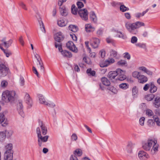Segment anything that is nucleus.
Segmentation results:
<instances>
[{"instance_id":"obj_1","label":"nucleus","mask_w":160,"mask_h":160,"mask_svg":"<svg viewBox=\"0 0 160 160\" xmlns=\"http://www.w3.org/2000/svg\"><path fill=\"white\" fill-rule=\"evenodd\" d=\"M159 145L154 139L149 138L142 143V148L146 151H150L152 155H156L158 151Z\"/></svg>"},{"instance_id":"obj_2","label":"nucleus","mask_w":160,"mask_h":160,"mask_svg":"<svg viewBox=\"0 0 160 160\" xmlns=\"http://www.w3.org/2000/svg\"><path fill=\"white\" fill-rule=\"evenodd\" d=\"M144 25L145 24L143 22L139 21L132 23L127 22L125 23V27L127 29L129 32L134 35H136L138 33V28Z\"/></svg>"},{"instance_id":"obj_3","label":"nucleus","mask_w":160,"mask_h":160,"mask_svg":"<svg viewBox=\"0 0 160 160\" xmlns=\"http://www.w3.org/2000/svg\"><path fill=\"white\" fill-rule=\"evenodd\" d=\"M16 92L14 91L6 90L2 94V99L6 102H12L16 98Z\"/></svg>"},{"instance_id":"obj_4","label":"nucleus","mask_w":160,"mask_h":160,"mask_svg":"<svg viewBox=\"0 0 160 160\" xmlns=\"http://www.w3.org/2000/svg\"><path fill=\"white\" fill-rule=\"evenodd\" d=\"M36 131L38 134V145L40 147H42L44 146L43 143L46 142L48 141L49 136L46 135L44 137L42 136L41 135V131L39 128H37Z\"/></svg>"},{"instance_id":"obj_5","label":"nucleus","mask_w":160,"mask_h":160,"mask_svg":"<svg viewBox=\"0 0 160 160\" xmlns=\"http://www.w3.org/2000/svg\"><path fill=\"white\" fill-rule=\"evenodd\" d=\"M115 62V60L113 58H108L104 61L100 62L99 65L102 68L107 67L113 63Z\"/></svg>"},{"instance_id":"obj_6","label":"nucleus","mask_w":160,"mask_h":160,"mask_svg":"<svg viewBox=\"0 0 160 160\" xmlns=\"http://www.w3.org/2000/svg\"><path fill=\"white\" fill-rule=\"evenodd\" d=\"M9 71L8 68L4 64H0V76L4 77L7 75Z\"/></svg>"},{"instance_id":"obj_7","label":"nucleus","mask_w":160,"mask_h":160,"mask_svg":"<svg viewBox=\"0 0 160 160\" xmlns=\"http://www.w3.org/2000/svg\"><path fill=\"white\" fill-rule=\"evenodd\" d=\"M138 157L140 160H147L150 158V156L147 152L141 150L138 153Z\"/></svg>"},{"instance_id":"obj_8","label":"nucleus","mask_w":160,"mask_h":160,"mask_svg":"<svg viewBox=\"0 0 160 160\" xmlns=\"http://www.w3.org/2000/svg\"><path fill=\"white\" fill-rule=\"evenodd\" d=\"M78 13L83 20L86 21L88 19V12L87 9H83L78 10Z\"/></svg>"},{"instance_id":"obj_9","label":"nucleus","mask_w":160,"mask_h":160,"mask_svg":"<svg viewBox=\"0 0 160 160\" xmlns=\"http://www.w3.org/2000/svg\"><path fill=\"white\" fill-rule=\"evenodd\" d=\"M23 106L22 102L21 101H19L17 104V109L19 114L22 117H24V113L23 110Z\"/></svg>"},{"instance_id":"obj_10","label":"nucleus","mask_w":160,"mask_h":160,"mask_svg":"<svg viewBox=\"0 0 160 160\" xmlns=\"http://www.w3.org/2000/svg\"><path fill=\"white\" fill-rule=\"evenodd\" d=\"M118 76L116 80L120 81H123L126 78V76L125 74V72L121 70V69H118Z\"/></svg>"},{"instance_id":"obj_11","label":"nucleus","mask_w":160,"mask_h":160,"mask_svg":"<svg viewBox=\"0 0 160 160\" xmlns=\"http://www.w3.org/2000/svg\"><path fill=\"white\" fill-rule=\"evenodd\" d=\"M66 47L70 50L74 52H77L78 51L77 48L72 41H69L67 42L66 43Z\"/></svg>"},{"instance_id":"obj_12","label":"nucleus","mask_w":160,"mask_h":160,"mask_svg":"<svg viewBox=\"0 0 160 160\" xmlns=\"http://www.w3.org/2000/svg\"><path fill=\"white\" fill-rule=\"evenodd\" d=\"M99 39L97 38H93L90 40V43L91 45L94 48L98 47L100 43Z\"/></svg>"},{"instance_id":"obj_13","label":"nucleus","mask_w":160,"mask_h":160,"mask_svg":"<svg viewBox=\"0 0 160 160\" xmlns=\"http://www.w3.org/2000/svg\"><path fill=\"white\" fill-rule=\"evenodd\" d=\"M135 145L134 144L131 142H128L126 147L125 150L127 153L131 154L132 152V149Z\"/></svg>"},{"instance_id":"obj_14","label":"nucleus","mask_w":160,"mask_h":160,"mask_svg":"<svg viewBox=\"0 0 160 160\" xmlns=\"http://www.w3.org/2000/svg\"><path fill=\"white\" fill-rule=\"evenodd\" d=\"M24 99L25 102L28 105V107H31L32 104V102L30 95L28 93H25Z\"/></svg>"},{"instance_id":"obj_15","label":"nucleus","mask_w":160,"mask_h":160,"mask_svg":"<svg viewBox=\"0 0 160 160\" xmlns=\"http://www.w3.org/2000/svg\"><path fill=\"white\" fill-rule=\"evenodd\" d=\"M0 124H2V125L3 127L6 126L8 124L5 116L2 113H0Z\"/></svg>"},{"instance_id":"obj_16","label":"nucleus","mask_w":160,"mask_h":160,"mask_svg":"<svg viewBox=\"0 0 160 160\" xmlns=\"http://www.w3.org/2000/svg\"><path fill=\"white\" fill-rule=\"evenodd\" d=\"M117 71L118 69L115 71L109 72L107 76L108 78L111 80L114 79L118 75Z\"/></svg>"},{"instance_id":"obj_17","label":"nucleus","mask_w":160,"mask_h":160,"mask_svg":"<svg viewBox=\"0 0 160 160\" xmlns=\"http://www.w3.org/2000/svg\"><path fill=\"white\" fill-rule=\"evenodd\" d=\"M13 152L5 151L4 154L5 160H11L12 159Z\"/></svg>"},{"instance_id":"obj_18","label":"nucleus","mask_w":160,"mask_h":160,"mask_svg":"<svg viewBox=\"0 0 160 160\" xmlns=\"http://www.w3.org/2000/svg\"><path fill=\"white\" fill-rule=\"evenodd\" d=\"M39 124L41 128L42 134L44 135H46L47 131V127L41 121L39 122Z\"/></svg>"},{"instance_id":"obj_19","label":"nucleus","mask_w":160,"mask_h":160,"mask_svg":"<svg viewBox=\"0 0 160 160\" xmlns=\"http://www.w3.org/2000/svg\"><path fill=\"white\" fill-rule=\"evenodd\" d=\"M63 38V37L61 32H59L56 33L54 36V39L56 41L60 42Z\"/></svg>"},{"instance_id":"obj_20","label":"nucleus","mask_w":160,"mask_h":160,"mask_svg":"<svg viewBox=\"0 0 160 160\" xmlns=\"http://www.w3.org/2000/svg\"><path fill=\"white\" fill-rule=\"evenodd\" d=\"M138 80L140 83H144L148 81V79L147 77L141 74L139 76Z\"/></svg>"},{"instance_id":"obj_21","label":"nucleus","mask_w":160,"mask_h":160,"mask_svg":"<svg viewBox=\"0 0 160 160\" xmlns=\"http://www.w3.org/2000/svg\"><path fill=\"white\" fill-rule=\"evenodd\" d=\"M114 31L117 33V34L116 35L117 37L123 39H126L127 38L126 35L122 32L119 31L118 30H114Z\"/></svg>"},{"instance_id":"obj_22","label":"nucleus","mask_w":160,"mask_h":160,"mask_svg":"<svg viewBox=\"0 0 160 160\" xmlns=\"http://www.w3.org/2000/svg\"><path fill=\"white\" fill-rule=\"evenodd\" d=\"M38 97L39 99L40 103L45 105L47 104V102L45 100L43 96L41 94L38 95Z\"/></svg>"},{"instance_id":"obj_23","label":"nucleus","mask_w":160,"mask_h":160,"mask_svg":"<svg viewBox=\"0 0 160 160\" xmlns=\"http://www.w3.org/2000/svg\"><path fill=\"white\" fill-rule=\"evenodd\" d=\"M85 30L87 32H89L94 31V28L90 24H87L85 25Z\"/></svg>"},{"instance_id":"obj_24","label":"nucleus","mask_w":160,"mask_h":160,"mask_svg":"<svg viewBox=\"0 0 160 160\" xmlns=\"http://www.w3.org/2000/svg\"><path fill=\"white\" fill-rule=\"evenodd\" d=\"M153 105L156 108L159 107L160 106V97H157L154 99Z\"/></svg>"},{"instance_id":"obj_25","label":"nucleus","mask_w":160,"mask_h":160,"mask_svg":"<svg viewBox=\"0 0 160 160\" xmlns=\"http://www.w3.org/2000/svg\"><path fill=\"white\" fill-rule=\"evenodd\" d=\"M139 69L142 70L145 73H146L148 75L151 76L152 75V71L148 69L145 67H141L139 68Z\"/></svg>"},{"instance_id":"obj_26","label":"nucleus","mask_w":160,"mask_h":160,"mask_svg":"<svg viewBox=\"0 0 160 160\" xmlns=\"http://www.w3.org/2000/svg\"><path fill=\"white\" fill-rule=\"evenodd\" d=\"M37 68L42 73L44 72V68L42 62H39L37 64Z\"/></svg>"},{"instance_id":"obj_27","label":"nucleus","mask_w":160,"mask_h":160,"mask_svg":"<svg viewBox=\"0 0 160 160\" xmlns=\"http://www.w3.org/2000/svg\"><path fill=\"white\" fill-rule=\"evenodd\" d=\"M5 41V38H4L1 41L3 42L4 46L6 48H8L11 45L12 42V40L10 39L7 42H6Z\"/></svg>"},{"instance_id":"obj_28","label":"nucleus","mask_w":160,"mask_h":160,"mask_svg":"<svg viewBox=\"0 0 160 160\" xmlns=\"http://www.w3.org/2000/svg\"><path fill=\"white\" fill-rule=\"evenodd\" d=\"M101 80L103 84L104 85L109 86L110 84V81L106 77L102 78Z\"/></svg>"},{"instance_id":"obj_29","label":"nucleus","mask_w":160,"mask_h":160,"mask_svg":"<svg viewBox=\"0 0 160 160\" xmlns=\"http://www.w3.org/2000/svg\"><path fill=\"white\" fill-rule=\"evenodd\" d=\"M62 55L64 57L71 58L72 57L71 53L66 50H64L61 51Z\"/></svg>"},{"instance_id":"obj_30","label":"nucleus","mask_w":160,"mask_h":160,"mask_svg":"<svg viewBox=\"0 0 160 160\" xmlns=\"http://www.w3.org/2000/svg\"><path fill=\"white\" fill-rule=\"evenodd\" d=\"M150 92L151 93L155 92L157 89V87L154 85V83L152 82H150Z\"/></svg>"},{"instance_id":"obj_31","label":"nucleus","mask_w":160,"mask_h":160,"mask_svg":"<svg viewBox=\"0 0 160 160\" xmlns=\"http://www.w3.org/2000/svg\"><path fill=\"white\" fill-rule=\"evenodd\" d=\"M90 16L91 20L94 22H96L97 19L94 12L93 11L90 12Z\"/></svg>"},{"instance_id":"obj_32","label":"nucleus","mask_w":160,"mask_h":160,"mask_svg":"<svg viewBox=\"0 0 160 160\" xmlns=\"http://www.w3.org/2000/svg\"><path fill=\"white\" fill-rule=\"evenodd\" d=\"M59 9L60 12L62 16H66L67 15V11L64 6H62V8L60 7Z\"/></svg>"},{"instance_id":"obj_33","label":"nucleus","mask_w":160,"mask_h":160,"mask_svg":"<svg viewBox=\"0 0 160 160\" xmlns=\"http://www.w3.org/2000/svg\"><path fill=\"white\" fill-rule=\"evenodd\" d=\"M12 148V145L11 143L8 144L5 147L6 151L13 152Z\"/></svg>"},{"instance_id":"obj_34","label":"nucleus","mask_w":160,"mask_h":160,"mask_svg":"<svg viewBox=\"0 0 160 160\" xmlns=\"http://www.w3.org/2000/svg\"><path fill=\"white\" fill-rule=\"evenodd\" d=\"M69 29L73 32H76L78 30V27L75 25H70L68 27Z\"/></svg>"},{"instance_id":"obj_35","label":"nucleus","mask_w":160,"mask_h":160,"mask_svg":"<svg viewBox=\"0 0 160 160\" xmlns=\"http://www.w3.org/2000/svg\"><path fill=\"white\" fill-rule=\"evenodd\" d=\"M155 96L153 94H149L145 96V99L148 101H149L152 100L154 98Z\"/></svg>"},{"instance_id":"obj_36","label":"nucleus","mask_w":160,"mask_h":160,"mask_svg":"<svg viewBox=\"0 0 160 160\" xmlns=\"http://www.w3.org/2000/svg\"><path fill=\"white\" fill-rule=\"evenodd\" d=\"M6 132L4 131L0 132V141H3L6 138Z\"/></svg>"},{"instance_id":"obj_37","label":"nucleus","mask_w":160,"mask_h":160,"mask_svg":"<svg viewBox=\"0 0 160 160\" xmlns=\"http://www.w3.org/2000/svg\"><path fill=\"white\" fill-rule=\"evenodd\" d=\"M74 155H77L78 156H80L82 154V150L80 149H77L73 152Z\"/></svg>"},{"instance_id":"obj_38","label":"nucleus","mask_w":160,"mask_h":160,"mask_svg":"<svg viewBox=\"0 0 160 160\" xmlns=\"http://www.w3.org/2000/svg\"><path fill=\"white\" fill-rule=\"evenodd\" d=\"M132 95L134 97H136L137 96L138 90L136 86L133 87L132 89Z\"/></svg>"},{"instance_id":"obj_39","label":"nucleus","mask_w":160,"mask_h":160,"mask_svg":"<svg viewBox=\"0 0 160 160\" xmlns=\"http://www.w3.org/2000/svg\"><path fill=\"white\" fill-rule=\"evenodd\" d=\"M148 9H147L146 11H143L142 13L139 12L135 14V16L137 18H139L143 16L144 14L148 12Z\"/></svg>"},{"instance_id":"obj_40","label":"nucleus","mask_w":160,"mask_h":160,"mask_svg":"<svg viewBox=\"0 0 160 160\" xmlns=\"http://www.w3.org/2000/svg\"><path fill=\"white\" fill-rule=\"evenodd\" d=\"M120 88L126 90L129 88V85L126 83H122L119 85Z\"/></svg>"},{"instance_id":"obj_41","label":"nucleus","mask_w":160,"mask_h":160,"mask_svg":"<svg viewBox=\"0 0 160 160\" xmlns=\"http://www.w3.org/2000/svg\"><path fill=\"white\" fill-rule=\"evenodd\" d=\"M87 72L89 75L94 76L95 75L96 72L94 70H92L91 68L88 69L87 70Z\"/></svg>"},{"instance_id":"obj_42","label":"nucleus","mask_w":160,"mask_h":160,"mask_svg":"<svg viewBox=\"0 0 160 160\" xmlns=\"http://www.w3.org/2000/svg\"><path fill=\"white\" fill-rule=\"evenodd\" d=\"M78 9L76 8L74 5H72L71 7V12L74 15L77 14L78 11Z\"/></svg>"},{"instance_id":"obj_43","label":"nucleus","mask_w":160,"mask_h":160,"mask_svg":"<svg viewBox=\"0 0 160 160\" xmlns=\"http://www.w3.org/2000/svg\"><path fill=\"white\" fill-rule=\"evenodd\" d=\"M57 23L59 26L61 27L65 26L66 25V24L63 19L58 20Z\"/></svg>"},{"instance_id":"obj_44","label":"nucleus","mask_w":160,"mask_h":160,"mask_svg":"<svg viewBox=\"0 0 160 160\" xmlns=\"http://www.w3.org/2000/svg\"><path fill=\"white\" fill-rule=\"evenodd\" d=\"M118 55V52L117 51L112 50L110 52V56L112 58H116Z\"/></svg>"},{"instance_id":"obj_45","label":"nucleus","mask_w":160,"mask_h":160,"mask_svg":"<svg viewBox=\"0 0 160 160\" xmlns=\"http://www.w3.org/2000/svg\"><path fill=\"white\" fill-rule=\"evenodd\" d=\"M154 120V122H156L157 125L158 126H160V121L158 118L155 116H154L153 117Z\"/></svg>"},{"instance_id":"obj_46","label":"nucleus","mask_w":160,"mask_h":160,"mask_svg":"<svg viewBox=\"0 0 160 160\" xmlns=\"http://www.w3.org/2000/svg\"><path fill=\"white\" fill-rule=\"evenodd\" d=\"M126 62L123 60H121L118 61L117 63V64L119 66H123L127 65Z\"/></svg>"},{"instance_id":"obj_47","label":"nucleus","mask_w":160,"mask_h":160,"mask_svg":"<svg viewBox=\"0 0 160 160\" xmlns=\"http://www.w3.org/2000/svg\"><path fill=\"white\" fill-rule=\"evenodd\" d=\"M108 89L115 94L117 93L118 92L117 89L115 87L112 86H111L108 88Z\"/></svg>"},{"instance_id":"obj_48","label":"nucleus","mask_w":160,"mask_h":160,"mask_svg":"<svg viewBox=\"0 0 160 160\" xmlns=\"http://www.w3.org/2000/svg\"><path fill=\"white\" fill-rule=\"evenodd\" d=\"M99 54L101 57L102 58H105L106 55V52L104 49L101 50L99 53Z\"/></svg>"},{"instance_id":"obj_49","label":"nucleus","mask_w":160,"mask_h":160,"mask_svg":"<svg viewBox=\"0 0 160 160\" xmlns=\"http://www.w3.org/2000/svg\"><path fill=\"white\" fill-rule=\"evenodd\" d=\"M120 10L122 12H124L129 10V8L126 7L124 5H121L120 6Z\"/></svg>"},{"instance_id":"obj_50","label":"nucleus","mask_w":160,"mask_h":160,"mask_svg":"<svg viewBox=\"0 0 160 160\" xmlns=\"http://www.w3.org/2000/svg\"><path fill=\"white\" fill-rule=\"evenodd\" d=\"M148 124L150 127L154 126L155 125V123L152 119H149L148 121Z\"/></svg>"},{"instance_id":"obj_51","label":"nucleus","mask_w":160,"mask_h":160,"mask_svg":"<svg viewBox=\"0 0 160 160\" xmlns=\"http://www.w3.org/2000/svg\"><path fill=\"white\" fill-rule=\"evenodd\" d=\"M141 74V73L140 72L135 71L132 73V76L134 78L138 79L139 78V76Z\"/></svg>"},{"instance_id":"obj_52","label":"nucleus","mask_w":160,"mask_h":160,"mask_svg":"<svg viewBox=\"0 0 160 160\" xmlns=\"http://www.w3.org/2000/svg\"><path fill=\"white\" fill-rule=\"evenodd\" d=\"M146 114L149 117H150L153 116V113L151 110L149 109H147L146 110Z\"/></svg>"},{"instance_id":"obj_53","label":"nucleus","mask_w":160,"mask_h":160,"mask_svg":"<svg viewBox=\"0 0 160 160\" xmlns=\"http://www.w3.org/2000/svg\"><path fill=\"white\" fill-rule=\"evenodd\" d=\"M136 46L137 47H139L140 48L146 49V46L145 44L144 43H138L136 44Z\"/></svg>"},{"instance_id":"obj_54","label":"nucleus","mask_w":160,"mask_h":160,"mask_svg":"<svg viewBox=\"0 0 160 160\" xmlns=\"http://www.w3.org/2000/svg\"><path fill=\"white\" fill-rule=\"evenodd\" d=\"M8 85V82L5 80H3L2 81L1 86L3 88H6Z\"/></svg>"},{"instance_id":"obj_55","label":"nucleus","mask_w":160,"mask_h":160,"mask_svg":"<svg viewBox=\"0 0 160 160\" xmlns=\"http://www.w3.org/2000/svg\"><path fill=\"white\" fill-rule=\"evenodd\" d=\"M4 132H6V134H7V135L8 137H11L13 132V131L11 130H7L4 131Z\"/></svg>"},{"instance_id":"obj_56","label":"nucleus","mask_w":160,"mask_h":160,"mask_svg":"<svg viewBox=\"0 0 160 160\" xmlns=\"http://www.w3.org/2000/svg\"><path fill=\"white\" fill-rule=\"evenodd\" d=\"M3 52L7 57H9L12 54L11 52L8 50L5 49Z\"/></svg>"},{"instance_id":"obj_57","label":"nucleus","mask_w":160,"mask_h":160,"mask_svg":"<svg viewBox=\"0 0 160 160\" xmlns=\"http://www.w3.org/2000/svg\"><path fill=\"white\" fill-rule=\"evenodd\" d=\"M55 46L56 48H58V49L59 52H61L62 51H63L62 50V45L61 44H58L57 42H55Z\"/></svg>"},{"instance_id":"obj_58","label":"nucleus","mask_w":160,"mask_h":160,"mask_svg":"<svg viewBox=\"0 0 160 160\" xmlns=\"http://www.w3.org/2000/svg\"><path fill=\"white\" fill-rule=\"evenodd\" d=\"M20 85L21 86H23L25 84V81L23 77H20Z\"/></svg>"},{"instance_id":"obj_59","label":"nucleus","mask_w":160,"mask_h":160,"mask_svg":"<svg viewBox=\"0 0 160 160\" xmlns=\"http://www.w3.org/2000/svg\"><path fill=\"white\" fill-rule=\"evenodd\" d=\"M20 6L21 7V8L23 9H24L25 10H28V8L27 7L26 5L24 4L23 2H21L19 3Z\"/></svg>"},{"instance_id":"obj_60","label":"nucleus","mask_w":160,"mask_h":160,"mask_svg":"<svg viewBox=\"0 0 160 160\" xmlns=\"http://www.w3.org/2000/svg\"><path fill=\"white\" fill-rule=\"evenodd\" d=\"M138 41L137 38L135 36H133L131 38V42L132 43H135L137 42Z\"/></svg>"},{"instance_id":"obj_61","label":"nucleus","mask_w":160,"mask_h":160,"mask_svg":"<svg viewBox=\"0 0 160 160\" xmlns=\"http://www.w3.org/2000/svg\"><path fill=\"white\" fill-rule=\"evenodd\" d=\"M32 70L33 72L38 77H39L38 73L36 68L34 66H33Z\"/></svg>"},{"instance_id":"obj_62","label":"nucleus","mask_w":160,"mask_h":160,"mask_svg":"<svg viewBox=\"0 0 160 160\" xmlns=\"http://www.w3.org/2000/svg\"><path fill=\"white\" fill-rule=\"evenodd\" d=\"M150 82L149 83L146 84L143 87V89L145 91H147L149 88L150 87Z\"/></svg>"},{"instance_id":"obj_63","label":"nucleus","mask_w":160,"mask_h":160,"mask_svg":"<svg viewBox=\"0 0 160 160\" xmlns=\"http://www.w3.org/2000/svg\"><path fill=\"white\" fill-rule=\"evenodd\" d=\"M77 5L78 8H81L84 6L82 2L80 1H78L77 3Z\"/></svg>"},{"instance_id":"obj_64","label":"nucleus","mask_w":160,"mask_h":160,"mask_svg":"<svg viewBox=\"0 0 160 160\" xmlns=\"http://www.w3.org/2000/svg\"><path fill=\"white\" fill-rule=\"evenodd\" d=\"M145 118L144 117H142L139 119V123L141 126H143L144 124Z\"/></svg>"}]
</instances>
